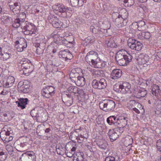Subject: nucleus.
I'll list each match as a JSON object with an SVG mask.
<instances>
[{
  "label": "nucleus",
  "mask_w": 161,
  "mask_h": 161,
  "mask_svg": "<svg viewBox=\"0 0 161 161\" xmlns=\"http://www.w3.org/2000/svg\"><path fill=\"white\" fill-rule=\"evenodd\" d=\"M19 67H21L22 69L20 70L19 73L21 75L28 76L33 70L34 66L30 60L27 59L23 58L18 62Z\"/></svg>",
  "instance_id": "nucleus-1"
},
{
  "label": "nucleus",
  "mask_w": 161,
  "mask_h": 161,
  "mask_svg": "<svg viewBox=\"0 0 161 161\" xmlns=\"http://www.w3.org/2000/svg\"><path fill=\"white\" fill-rule=\"evenodd\" d=\"M25 25H23L22 29L25 34L31 35L34 36L37 33L36 28L33 24L29 23L26 21Z\"/></svg>",
  "instance_id": "nucleus-2"
},
{
  "label": "nucleus",
  "mask_w": 161,
  "mask_h": 161,
  "mask_svg": "<svg viewBox=\"0 0 161 161\" xmlns=\"http://www.w3.org/2000/svg\"><path fill=\"white\" fill-rule=\"evenodd\" d=\"M115 106L114 102L112 100H104L99 103V107L100 109L105 112L113 110Z\"/></svg>",
  "instance_id": "nucleus-3"
},
{
  "label": "nucleus",
  "mask_w": 161,
  "mask_h": 161,
  "mask_svg": "<svg viewBox=\"0 0 161 161\" xmlns=\"http://www.w3.org/2000/svg\"><path fill=\"white\" fill-rule=\"evenodd\" d=\"M92 86L94 88L103 89L107 86L106 81L104 78L101 79L99 80L94 79L92 82Z\"/></svg>",
  "instance_id": "nucleus-4"
},
{
  "label": "nucleus",
  "mask_w": 161,
  "mask_h": 161,
  "mask_svg": "<svg viewBox=\"0 0 161 161\" xmlns=\"http://www.w3.org/2000/svg\"><path fill=\"white\" fill-rule=\"evenodd\" d=\"M55 88L52 86H47L44 88L41 91V94L44 97L49 98L54 95Z\"/></svg>",
  "instance_id": "nucleus-5"
},
{
  "label": "nucleus",
  "mask_w": 161,
  "mask_h": 161,
  "mask_svg": "<svg viewBox=\"0 0 161 161\" xmlns=\"http://www.w3.org/2000/svg\"><path fill=\"white\" fill-rule=\"evenodd\" d=\"M128 45L131 49L137 51H140L142 44L140 42L133 39H130L128 42Z\"/></svg>",
  "instance_id": "nucleus-6"
},
{
  "label": "nucleus",
  "mask_w": 161,
  "mask_h": 161,
  "mask_svg": "<svg viewBox=\"0 0 161 161\" xmlns=\"http://www.w3.org/2000/svg\"><path fill=\"white\" fill-rule=\"evenodd\" d=\"M51 36L53 37L56 43L60 45H66L68 43H71L72 42L67 41L64 37L60 36L59 34H55L54 33L51 34Z\"/></svg>",
  "instance_id": "nucleus-7"
},
{
  "label": "nucleus",
  "mask_w": 161,
  "mask_h": 161,
  "mask_svg": "<svg viewBox=\"0 0 161 161\" xmlns=\"http://www.w3.org/2000/svg\"><path fill=\"white\" fill-rule=\"evenodd\" d=\"M15 43V47L18 52L23 51L27 47L26 40L24 38L20 39L19 41H16Z\"/></svg>",
  "instance_id": "nucleus-8"
},
{
  "label": "nucleus",
  "mask_w": 161,
  "mask_h": 161,
  "mask_svg": "<svg viewBox=\"0 0 161 161\" xmlns=\"http://www.w3.org/2000/svg\"><path fill=\"white\" fill-rule=\"evenodd\" d=\"M53 9L54 12L61 13H66L69 10L68 8L63 4H54L53 6Z\"/></svg>",
  "instance_id": "nucleus-9"
},
{
  "label": "nucleus",
  "mask_w": 161,
  "mask_h": 161,
  "mask_svg": "<svg viewBox=\"0 0 161 161\" xmlns=\"http://www.w3.org/2000/svg\"><path fill=\"white\" fill-rule=\"evenodd\" d=\"M91 63L92 66L96 68L104 67L106 65V62L101 60L99 57Z\"/></svg>",
  "instance_id": "nucleus-10"
},
{
  "label": "nucleus",
  "mask_w": 161,
  "mask_h": 161,
  "mask_svg": "<svg viewBox=\"0 0 161 161\" xmlns=\"http://www.w3.org/2000/svg\"><path fill=\"white\" fill-rule=\"evenodd\" d=\"M25 19H24L16 18L12 20L11 24L12 26L14 28H18L20 26L23 27L25 25Z\"/></svg>",
  "instance_id": "nucleus-11"
},
{
  "label": "nucleus",
  "mask_w": 161,
  "mask_h": 161,
  "mask_svg": "<svg viewBox=\"0 0 161 161\" xmlns=\"http://www.w3.org/2000/svg\"><path fill=\"white\" fill-rule=\"evenodd\" d=\"M99 58L97 53L93 51L89 52L86 57L85 59L86 62L91 63V62Z\"/></svg>",
  "instance_id": "nucleus-12"
},
{
  "label": "nucleus",
  "mask_w": 161,
  "mask_h": 161,
  "mask_svg": "<svg viewBox=\"0 0 161 161\" xmlns=\"http://www.w3.org/2000/svg\"><path fill=\"white\" fill-rule=\"evenodd\" d=\"M132 56L129 53L125 56L123 59L117 62L118 64L120 66H125L131 62L132 59Z\"/></svg>",
  "instance_id": "nucleus-13"
},
{
  "label": "nucleus",
  "mask_w": 161,
  "mask_h": 161,
  "mask_svg": "<svg viewBox=\"0 0 161 161\" xmlns=\"http://www.w3.org/2000/svg\"><path fill=\"white\" fill-rule=\"evenodd\" d=\"M149 59V57L147 54H142L140 55L137 59V60L139 64L141 65H143L144 67H145L144 65H147L148 64V61Z\"/></svg>",
  "instance_id": "nucleus-14"
},
{
  "label": "nucleus",
  "mask_w": 161,
  "mask_h": 161,
  "mask_svg": "<svg viewBox=\"0 0 161 161\" xmlns=\"http://www.w3.org/2000/svg\"><path fill=\"white\" fill-rule=\"evenodd\" d=\"M105 161H119V156L115 152L110 151Z\"/></svg>",
  "instance_id": "nucleus-15"
},
{
  "label": "nucleus",
  "mask_w": 161,
  "mask_h": 161,
  "mask_svg": "<svg viewBox=\"0 0 161 161\" xmlns=\"http://www.w3.org/2000/svg\"><path fill=\"white\" fill-rule=\"evenodd\" d=\"M120 84L121 88V92L122 93H125L130 92L131 86L129 83L126 82H120Z\"/></svg>",
  "instance_id": "nucleus-16"
},
{
  "label": "nucleus",
  "mask_w": 161,
  "mask_h": 161,
  "mask_svg": "<svg viewBox=\"0 0 161 161\" xmlns=\"http://www.w3.org/2000/svg\"><path fill=\"white\" fill-rule=\"evenodd\" d=\"M88 69L92 73V76L94 78H97L103 76V71L102 70H100L91 68H89Z\"/></svg>",
  "instance_id": "nucleus-17"
},
{
  "label": "nucleus",
  "mask_w": 161,
  "mask_h": 161,
  "mask_svg": "<svg viewBox=\"0 0 161 161\" xmlns=\"http://www.w3.org/2000/svg\"><path fill=\"white\" fill-rule=\"evenodd\" d=\"M108 136L112 142L116 140L119 137V134L116 131V130L114 129H110L108 133Z\"/></svg>",
  "instance_id": "nucleus-18"
},
{
  "label": "nucleus",
  "mask_w": 161,
  "mask_h": 161,
  "mask_svg": "<svg viewBox=\"0 0 161 161\" xmlns=\"http://www.w3.org/2000/svg\"><path fill=\"white\" fill-rule=\"evenodd\" d=\"M24 156L26 161H34L35 160V154L33 152H27L22 154Z\"/></svg>",
  "instance_id": "nucleus-19"
},
{
  "label": "nucleus",
  "mask_w": 161,
  "mask_h": 161,
  "mask_svg": "<svg viewBox=\"0 0 161 161\" xmlns=\"http://www.w3.org/2000/svg\"><path fill=\"white\" fill-rule=\"evenodd\" d=\"M122 74V71L118 69H114L112 72L110 77L113 80H117L120 78Z\"/></svg>",
  "instance_id": "nucleus-20"
},
{
  "label": "nucleus",
  "mask_w": 161,
  "mask_h": 161,
  "mask_svg": "<svg viewBox=\"0 0 161 161\" xmlns=\"http://www.w3.org/2000/svg\"><path fill=\"white\" fill-rule=\"evenodd\" d=\"M129 119L127 117H122L120 118H117V126L125 127L128 124Z\"/></svg>",
  "instance_id": "nucleus-21"
},
{
  "label": "nucleus",
  "mask_w": 161,
  "mask_h": 161,
  "mask_svg": "<svg viewBox=\"0 0 161 161\" xmlns=\"http://www.w3.org/2000/svg\"><path fill=\"white\" fill-rule=\"evenodd\" d=\"M51 22L53 26L55 28H61L63 25V23L56 17L52 18L51 19Z\"/></svg>",
  "instance_id": "nucleus-22"
},
{
  "label": "nucleus",
  "mask_w": 161,
  "mask_h": 161,
  "mask_svg": "<svg viewBox=\"0 0 161 161\" xmlns=\"http://www.w3.org/2000/svg\"><path fill=\"white\" fill-rule=\"evenodd\" d=\"M28 101V100L27 98H21L19 99V101H17L16 103H18V107H20L22 109H23L25 108Z\"/></svg>",
  "instance_id": "nucleus-23"
},
{
  "label": "nucleus",
  "mask_w": 161,
  "mask_h": 161,
  "mask_svg": "<svg viewBox=\"0 0 161 161\" xmlns=\"http://www.w3.org/2000/svg\"><path fill=\"white\" fill-rule=\"evenodd\" d=\"M137 36L140 39H148L151 37V35L149 32H143L139 33Z\"/></svg>",
  "instance_id": "nucleus-24"
},
{
  "label": "nucleus",
  "mask_w": 161,
  "mask_h": 161,
  "mask_svg": "<svg viewBox=\"0 0 161 161\" xmlns=\"http://www.w3.org/2000/svg\"><path fill=\"white\" fill-rule=\"evenodd\" d=\"M61 54L62 57L63 58H65V60H66V59H70L72 57V54L68 50H64L61 51Z\"/></svg>",
  "instance_id": "nucleus-25"
},
{
  "label": "nucleus",
  "mask_w": 161,
  "mask_h": 161,
  "mask_svg": "<svg viewBox=\"0 0 161 161\" xmlns=\"http://www.w3.org/2000/svg\"><path fill=\"white\" fill-rule=\"evenodd\" d=\"M117 118L114 116H110L107 119V123L110 125H117Z\"/></svg>",
  "instance_id": "nucleus-26"
},
{
  "label": "nucleus",
  "mask_w": 161,
  "mask_h": 161,
  "mask_svg": "<svg viewBox=\"0 0 161 161\" xmlns=\"http://www.w3.org/2000/svg\"><path fill=\"white\" fill-rule=\"evenodd\" d=\"M77 80L76 81V84L78 86H84L86 83L85 79V78L80 76H78L77 77Z\"/></svg>",
  "instance_id": "nucleus-27"
},
{
  "label": "nucleus",
  "mask_w": 161,
  "mask_h": 161,
  "mask_svg": "<svg viewBox=\"0 0 161 161\" xmlns=\"http://www.w3.org/2000/svg\"><path fill=\"white\" fill-rule=\"evenodd\" d=\"M118 16L121 18V21L122 19H127L128 16V14L126 9L125 8L121 9L119 12Z\"/></svg>",
  "instance_id": "nucleus-28"
},
{
  "label": "nucleus",
  "mask_w": 161,
  "mask_h": 161,
  "mask_svg": "<svg viewBox=\"0 0 161 161\" xmlns=\"http://www.w3.org/2000/svg\"><path fill=\"white\" fill-rule=\"evenodd\" d=\"M153 94L155 96H158L160 92V89L159 86L156 84H154L152 86V90Z\"/></svg>",
  "instance_id": "nucleus-29"
},
{
  "label": "nucleus",
  "mask_w": 161,
  "mask_h": 161,
  "mask_svg": "<svg viewBox=\"0 0 161 161\" xmlns=\"http://www.w3.org/2000/svg\"><path fill=\"white\" fill-rule=\"evenodd\" d=\"M97 145L101 149H105L108 146V144L104 140H101L97 143Z\"/></svg>",
  "instance_id": "nucleus-30"
},
{
  "label": "nucleus",
  "mask_w": 161,
  "mask_h": 161,
  "mask_svg": "<svg viewBox=\"0 0 161 161\" xmlns=\"http://www.w3.org/2000/svg\"><path fill=\"white\" fill-rule=\"evenodd\" d=\"M15 81L14 78L12 76H8L7 79L6 86L9 87L12 86Z\"/></svg>",
  "instance_id": "nucleus-31"
},
{
  "label": "nucleus",
  "mask_w": 161,
  "mask_h": 161,
  "mask_svg": "<svg viewBox=\"0 0 161 161\" xmlns=\"http://www.w3.org/2000/svg\"><path fill=\"white\" fill-rule=\"evenodd\" d=\"M70 2L73 7L82 6L83 4L82 0H70Z\"/></svg>",
  "instance_id": "nucleus-32"
},
{
  "label": "nucleus",
  "mask_w": 161,
  "mask_h": 161,
  "mask_svg": "<svg viewBox=\"0 0 161 161\" xmlns=\"http://www.w3.org/2000/svg\"><path fill=\"white\" fill-rule=\"evenodd\" d=\"M24 85H23L22 81H20L18 83L17 87L20 92H22L24 93H28Z\"/></svg>",
  "instance_id": "nucleus-33"
},
{
  "label": "nucleus",
  "mask_w": 161,
  "mask_h": 161,
  "mask_svg": "<svg viewBox=\"0 0 161 161\" xmlns=\"http://www.w3.org/2000/svg\"><path fill=\"white\" fill-rule=\"evenodd\" d=\"M138 27L137 29L139 31H143L146 29V24L145 22L143 20H141L138 22Z\"/></svg>",
  "instance_id": "nucleus-34"
},
{
  "label": "nucleus",
  "mask_w": 161,
  "mask_h": 161,
  "mask_svg": "<svg viewBox=\"0 0 161 161\" xmlns=\"http://www.w3.org/2000/svg\"><path fill=\"white\" fill-rule=\"evenodd\" d=\"M122 51L125 52V51L124 50H122L117 53L115 57L116 60L117 62L121 59H123L122 58H123L125 57V55L122 53Z\"/></svg>",
  "instance_id": "nucleus-35"
},
{
  "label": "nucleus",
  "mask_w": 161,
  "mask_h": 161,
  "mask_svg": "<svg viewBox=\"0 0 161 161\" xmlns=\"http://www.w3.org/2000/svg\"><path fill=\"white\" fill-rule=\"evenodd\" d=\"M105 42L108 47H115V43L112 39H107L105 41Z\"/></svg>",
  "instance_id": "nucleus-36"
},
{
  "label": "nucleus",
  "mask_w": 161,
  "mask_h": 161,
  "mask_svg": "<svg viewBox=\"0 0 161 161\" xmlns=\"http://www.w3.org/2000/svg\"><path fill=\"white\" fill-rule=\"evenodd\" d=\"M147 93V91L144 89L139 90L137 94V97L140 98L145 97Z\"/></svg>",
  "instance_id": "nucleus-37"
},
{
  "label": "nucleus",
  "mask_w": 161,
  "mask_h": 161,
  "mask_svg": "<svg viewBox=\"0 0 161 161\" xmlns=\"http://www.w3.org/2000/svg\"><path fill=\"white\" fill-rule=\"evenodd\" d=\"M67 100L65 102V104L67 106H70L73 103V98L72 96L67 97Z\"/></svg>",
  "instance_id": "nucleus-38"
},
{
  "label": "nucleus",
  "mask_w": 161,
  "mask_h": 161,
  "mask_svg": "<svg viewBox=\"0 0 161 161\" xmlns=\"http://www.w3.org/2000/svg\"><path fill=\"white\" fill-rule=\"evenodd\" d=\"M84 153H80L77 158H74L73 161H84Z\"/></svg>",
  "instance_id": "nucleus-39"
},
{
  "label": "nucleus",
  "mask_w": 161,
  "mask_h": 161,
  "mask_svg": "<svg viewBox=\"0 0 161 161\" xmlns=\"http://www.w3.org/2000/svg\"><path fill=\"white\" fill-rule=\"evenodd\" d=\"M115 25L118 28L122 27V23L121 18L118 15V17L115 19Z\"/></svg>",
  "instance_id": "nucleus-40"
},
{
  "label": "nucleus",
  "mask_w": 161,
  "mask_h": 161,
  "mask_svg": "<svg viewBox=\"0 0 161 161\" xmlns=\"http://www.w3.org/2000/svg\"><path fill=\"white\" fill-rule=\"evenodd\" d=\"M121 86L120 82H119L114 85V91L118 92H121Z\"/></svg>",
  "instance_id": "nucleus-41"
},
{
  "label": "nucleus",
  "mask_w": 161,
  "mask_h": 161,
  "mask_svg": "<svg viewBox=\"0 0 161 161\" xmlns=\"http://www.w3.org/2000/svg\"><path fill=\"white\" fill-rule=\"evenodd\" d=\"M40 109V108L39 107H36L33 109L31 111L30 113L31 116L33 117H37V113L38 110Z\"/></svg>",
  "instance_id": "nucleus-42"
},
{
  "label": "nucleus",
  "mask_w": 161,
  "mask_h": 161,
  "mask_svg": "<svg viewBox=\"0 0 161 161\" xmlns=\"http://www.w3.org/2000/svg\"><path fill=\"white\" fill-rule=\"evenodd\" d=\"M43 114L44 113H43V110L41 109L40 108L38 110V111H37V117H36V119H41V120L43 121V120L42 119Z\"/></svg>",
  "instance_id": "nucleus-43"
},
{
  "label": "nucleus",
  "mask_w": 161,
  "mask_h": 161,
  "mask_svg": "<svg viewBox=\"0 0 161 161\" xmlns=\"http://www.w3.org/2000/svg\"><path fill=\"white\" fill-rule=\"evenodd\" d=\"M18 8V7H14L13 5H11L10 6V9L14 13L17 14L21 10V8L20 7H19V8Z\"/></svg>",
  "instance_id": "nucleus-44"
},
{
  "label": "nucleus",
  "mask_w": 161,
  "mask_h": 161,
  "mask_svg": "<svg viewBox=\"0 0 161 161\" xmlns=\"http://www.w3.org/2000/svg\"><path fill=\"white\" fill-rule=\"evenodd\" d=\"M68 90L70 93H76L78 92V88L73 86H71L69 87Z\"/></svg>",
  "instance_id": "nucleus-45"
},
{
  "label": "nucleus",
  "mask_w": 161,
  "mask_h": 161,
  "mask_svg": "<svg viewBox=\"0 0 161 161\" xmlns=\"http://www.w3.org/2000/svg\"><path fill=\"white\" fill-rule=\"evenodd\" d=\"M6 150L10 154H12L13 151V147L10 145H7L6 146Z\"/></svg>",
  "instance_id": "nucleus-46"
},
{
  "label": "nucleus",
  "mask_w": 161,
  "mask_h": 161,
  "mask_svg": "<svg viewBox=\"0 0 161 161\" xmlns=\"http://www.w3.org/2000/svg\"><path fill=\"white\" fill-rule=\"evenodd\" d=\"M124 2L127 3L128 6H130L134 4V0H124Z\"/></svg>",
  "instance_id": "nucleus-47"
},
{
  "label": "nucleus",
  "mask_w": 161,
  "mask_h": 161,
  "mask_svg": "<svg viewBox=\"0 0 161 161\" xmlns=\"http://www.w3.org/2000/svg\"><path fill=\"white\" fill-rule=\"evenodd\" d=\"M23 85H24V86L26 89L27 92H28L29 91V82L27 80H25L23 82Z\"/></svg>",
  "instance_id": "nucleus-48"
},
{
  "label": "nucleus",
  "mask_w": 161,
  "mask_h": 161,
  "mask_svg": "<svg viewBox=\"0 0 161 161\" xmlns=\"http://www.w3.org/2000/svg\"><path fill=\"white\" fill-rule=\"evenodd\" d=\"M5 131H2L0 133V136L3 140L5 141L7 138V135L5 134Z\"/></svg>",
  "instance_id": "nucleus-49"
},
{
  "label": "nucleus",
  "mask_w": 161,
  "mask_h": 161,
  "mask_svg": "<svg viewBox=\"0 0 161 161\" xmlns=\"http://www.w3.org/2000/svg\"><path fill=\"white\" fill-rule=\"evenodd\" d=\"M2 58L3 61L6 60L9 58L11 56V54L7 53H5L2 55Z\"/></svg>",
  "instance_id": "nucleus-50"
},
{
  "label": "nucleus",
  "mask_w": 161,
  "mask_h": 161,
  "mask_svg": "<svg viewBox=\"0 0 161 161\" xmlns=\"http://www.w3.org/2000/svg\"><path fill=\"white\" fill-rule=\"evenodd\" d=\"M135 102L134 100H130L129 102L127 104V107L129 109H131L134 106L133 104H135Z\"/></svg>",
  "instance_id": "nucleus-51"
},
{
  "label": "nucleus",
  "mask_w": 161,
  "mask_h": 161,
  "mask_svg": "<svg viewBox=\"0 0 161 161\" xmlns=\"http://www.w3.org/2000/svg\"><path fill=\"white\" fill-rule=\"evenodd\" d=\"M156 146L158 151L161 152V139L157 141Z\"/></svg>",
  "instance_id": "nucleus-52"
},
{
  "label": "nucleus",
  "mask_w": 161,
  "mask_h": 161,
  "mask_svg": "<svg viewBox=\"0 0 161 161\" xmlns=\"http://www.w3.org/2000/svg\"><path fill=\"white\" fill-rule=\"evenodd\" d=\"M65 153L67 157H68L69 158H71L73 156L74 154L75 153V152H68V150L67 149H66V150L65 151Z\"/></svg>",
  "instance_id": "nucleus-53"
},
{
  "label": "nucleus",
  "mask_w": 161,
  "mask_h": 161,
  "mask_svg": "<svg viewBox=\"0 0 161 161\" xmlns=\"http://www.w3.org/2000/svg\"><path fill=\"white\" fill-rule=\"evenodd\" d=\"M124 127L119 126L118 128L114 129V130H116V131L117 132H119V133H122L124 130Z\"/></svg>",
  "instance_id": "nucleus-54"
},
{
  "label": "nucleus",
  "mask_w": 161,
  "mask_h": 161,
  "mask_svg": "<svg viewBox=\"0 0 161 161\" xmlns=\"http://www.w3.org/2000/svg\"><path fill=\"white\" fill-rule=\"evenodd\" d=\"M123 20L122 21V27L125 26L126 25L128 21L127 19H122Z\"/></svg>",
  "instance_id": "nucleus-55"
},
{
  "label": "nucleus",
  "mask_w": 161,
  "mask_h": 161,
  "mask_svg": "<svg viewBox=\"0 0 161 161\" xmlns=\"http://www.w3.org/2000/svg\"><path fill=\"white\" fill-rule=\"evenodd\" d=\"M0 156H2V157H0L1 158H2V160H4L6 159V156L5 154H4V153L2 151L0 152Z\"/></svg>",
  "instance_id": "nucleus-56"
},
{
  "label": "nucleus",
  "mask_w": 161,
  "mask_h": 161,
  "mask_svg": "<svg viewBox=\"0 0 161 161\" xmlns=\"http://www.w3.org/2000/svg\"><path fill=\"white\" fill-rule=\"evenodd\" d=\"M79 74H76L75 73L74 74L72 73H70L69 74V76L70 78H75L76 77V76H78Z\"/></svg>",
  "instance_id": "nucleus-57"
},
{
  "label": "nucleus",
  "mask_w": 161,
  "mask_h": 161,
  "mask_svg": "<svg viewBox=\"0 0 161 161\" xmlns=\"http://www.w3.org/2000/svg\"><path fill=\"white\" fill-rule=\"evenodd\" d=\"M138 22H133L132 25V26L135 29H137V27H138Z\"/></svg>",
  "instance_id": "nucleus-58"
},
{
  "label": "nucleus",
  "mask_w": 161,
  "mask_h": 161,
  "mask_svg": "<svg viewBox=\"0 0 161 161\" xmlns=\"http://www.w3.org/2000/svg\"><path fill=\"white\" fill-rule=\"evenodd\" d=\"M13 137L12 135H10L8 137V138H6V140H5V142H9L12 141L13 140Z\"/></svg>",
  "instance_id": "nucleus-59"
},
{
  "label": "nucleus",
  "mask_w": 161,
  "mask_h": 161,
  "mask_svg": "<svg viewBox=\"0 0 161 161\" xmlns=\"http://www.w3.org/2000/svg\"><path fill=\"white\" fill-rule=\"evenodd\" d=\"M8 93V91L6 90H4L3 88V90H2V91H1L0 94L4 95L7 94Z\"/></svg>",
  "instance_id": "nucleus-60"
},
{
  "label": "nucleus",
  "mask_w": 161,
  "mask_h": 161,
  "mask_svg": "<svg viewBox=\"0 0 161 161\" xmlns=\"http://www.w3.org/2000/svg\"><path fill=\"white\" fill-rule=\"evenodd\" d=\"M13 6H14V7H18V8H19V7H20V3H19L16 2L14 3V5H13Z\"/></svg>",
  "instance_id": "nucleus-61"
},
{
  "label": "nucleus",
  "mask_w": 161,
  "mask_h": 161,
  "mask_svg": "<svg viewBox=\"0 0 161 161\" xmlns=\"http://www.w3.org/2000/svg\"><path fill=\"white\" fill-rule=\"evenodd\" d=\"M7 114L6 113H3L2 114V117H3L5 121H7L8 119L7 117Z\"/></svg>",
  "instance_id": "nucleus-62"
},
{
  "label": "nucleus",
  "mask_w": 161,
  "mask_h": 161,
  "mask_svg": "<svg viewBox=\"0 0 161 161\" xmlns=\"http://www.w3.org/2000/svg\"><path fill=\"white\" fill-rule=\"evenodd\" d=\"M132 109L137 114H139L140 113V111L136 108H132Z\"/></svg>",
  "instance_id": "nucleus-63"
},
{
  "label": "nucleus",
  "mask_w": 161,
  "mask_h": 161,
  "mask_svg": "<svg viewBox=\"0 0 161 161\" xmlns=\"http://www.w3.org/2000/svg\"><path fill=\"white\" fill-rule=\"evenodd\" d=\"M12 132H11L10 131H5V134L8 136H10V135H13V134H12Z\"/></svg>",
  "instance_id": "nucleus-64"
}]
</instances>
